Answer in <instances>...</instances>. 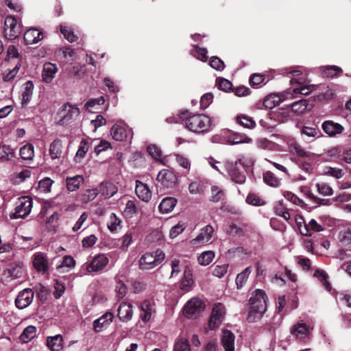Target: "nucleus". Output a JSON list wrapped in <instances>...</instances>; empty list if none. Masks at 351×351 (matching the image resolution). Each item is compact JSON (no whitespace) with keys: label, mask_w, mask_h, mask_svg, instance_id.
Returning a JSON list of instances; mask_svg holds the SVG:
<instances>
[{"label":"nucleus","mask_w":351,"mask_h":351,"mask_svg":"<svg viewBox=\"0 0 351 351\" xmlns=\"http://www.w3.org/2000/svg\"><path fill=\"white\" fill-rule=\"evenodd\" d=\"M90 144L88 140L83 139L81 141L78 149L75 156L76 162H80L85 157L86 154L89 149Z\"/></svg>","instance_id":"c9c22d12"},{"label":"nucleus","mask_w":351,"mask_h":351,"mask_svg":"<svg viewBox=\"0 0 351 351\" xmlns=\"http://www.w3.org/2000/svg\"><path fill=\"white\" fill-rule=\"evenodd\" d=\"M64 110L66 114L62 117V121L65 123L71 119L73 117H77L80 114V110L78 108L71 104L64 105Z\"/></svg>","instance_id":"58836bf2"},{"label":"nucleus","mask_w":351,"mask_h":351,"mask_svg":"<svg viewBox=\"0 0 351 351\" xmlns=\"http://www.w3.org/2000/svg\"><path fill=\"white\" fill-rule=\"evenodd\" d=\"M186 127L191 132L202 133L206 132L210 126L209 117L197 114L187 117L185 120Z\"/></svg>","instance_id":"7ed1b4c3"},{"label":"nucleus","mask_w":351,"mask_h":351,"mask_svg":"<svg viewBox=\"0 0 351 351\" xmlns=\"http://www.w3.org/2000/svg\"><path fill=\"white\" fill-rule=\"evenodd\" d=\"M140 308L141 311L140 317L144 322L149 321L156 313L154 303L150 300H144L141 304Z\"/></svg>","instance_id":"dca6fc26"},{"label":"nucleus","mask_w":351,"mask_h":351,"mask_svg":"<svg viewBox=\"0 0 351 351\" xmlns=\"http://www.w3.org/2000/svg\"><path fill=\"white\" fill-rule=\"evenodd\" d=\"M60 32L64 35V38L70 43H73L76 40L77 36L66 26L60 25Z\"/></svg>","instance_id":"680f3d73"},{"label":"nucleus","mask_w":351,"mask_h":351,"mask_svg":"<svg viewBox=\"0 0 351 351\" xmlns=\"http://www.w3.org/2000/svg\"><path fill=\"white\" fill-rule=\"evenodd\" d=\"M99 192L105 198L108 199L117 192V188L111 182H104L99 185Z\"/></svg>","instance_id":"bb28decb"},{"label":"nucleus","mask_w":351,"mask_h":351,"mask_svg":"<svg viewBox=\"0 0 351 351\" xmlns=\"http://www.w3.org/2000/svg\"><path fill=\"white\" fill-rule=\"evenodd\" d=\"M316 186L319 193L322 195L328 196L332 195L333 193L332 189L325 182L317 183Z\"/></svg>","instance_id":"864d4df0"},{"label":"nucleus","mask_w":351,"mask_h":351,"mask_svg":"<svg viewBox=\"0 0 351 351\" xmlns=\"http://www.w3.org/2000/svg\"><path fill=\"white\" fill-rule=\"evenodd\" d=\"M295 221L300 233L302 235L307 237L311 236V233L308 230V226H307V224H305L304 219L301 215H296L295 217Z\"/></svg>","instance_id":"a18cd8bd"},{"label":"nucleus","mask_w":351,"mask_h":351,"mask_svg":"<svg viewBox=\"0 0 351 351\" xmlns=\"http://www.w3.org/2000/svg\"><path fill=\"white\" fill-rule=\"evenodd\" d=\"M58 72V67L56 64L51 62H47L43 65L42 77L45 83H51L54 79L56 74Z\"/></svg>","instance_id":"6ab92c4d"},{"label":"nucleus","mask_w":351,"mask_h":351,"mask_svg":"<svg viewBox=\"0 0 351 351\" xmlns=\"http://www.w3.org/2000/svg\"><path fill=\"white\" fill-rule=\"evenodd\" d=\"M135 192L138 197L143 202H147L151 199V191L147 184L139 180H136Z\"/></svg>","instance_id":"aec40b11"},{"label":"nucleus","mask_w":351,"mask_h":351,"mask_svg":"<svg viewBox=\"0 0 351 351\" xmlns=\"http://www.w3.org/2000/svg\"><path fill=\"white\" fill-rule=\"evenodd\" d=\"M47 346L51 351H60L63 348V339L61 335L47 337Z\"/></svg>","instance_id":"cd10ccee"},{"label":"nucleus","mask_w":351,"mask_h":351,"mask_svg":"<svg viewBox=\"0 0 351 351\" xmlns=\"http://www.w3.org/2000/svg\"><path fill=\"white\" fill-rule=\"evenodd\" d=\"M214 233V228L210 225H207L200 230L199 234L193 239L191 243L193 245H204L210 242Z\"/></svg>","instance_id":"9d476101"},{"label":"nucleus","mask_w":351,"mask_h":351,"mask_svg":"<svg viewBox=\"0 0 351 351\" xmlns=\"http://www.w3.org/2000/svg\"><path fill=\"white\" fill-rule=\"evenodd\" d=\"M228 143L232 145L239 143H250L252 142V139L243 134H234L229 137Z\"/></svg>","instance_id":"49530a36"},{"label":"nucleus","mask_w":351,"mask_h":351,"mask_svg":"<svg viewBox=\"0 0 351 351\" xmlns=\"http://www.w3.org/2000/svg\"><path fill=\"white\" fill-rule=\"evenodd\" d=\"M33 205L32 199L28 196L19 198L16 203L14 212L10 215L11 219L25 218L31 212Z\"/></svg>","instance_id":"39448f33"},{"label":"nucleus","mask_w":351,"mask_h":351,"mask_svg":"<svg viewBox=\"0 0 351 351\" xmlns=\"http://www.w3.org/2000/svg\"><path fill=\"white\" fill-rule=\"evenodd\" d=\"M13 149L8 145L0 147V159H9L10 156H13Z\"/></svg>","instance_id":"338daca9"},{"label":"nucleus","mask_w":351,"mask_h":351,"mask_svg":"<svg viewBox=\"0 0 351 351\" xmlns=\"http://www.w3.org/2000/svg\"><path fill=\"white\" fill-rule=\"evenodd\" d=\"M20 156L23 160H32L34 156V146L31 143H27L20 149Z\"/></svg>","instance_id":"a19ab883"},{"label":"nucleus","mask_w":351,"mask_h":351,"mask_svg":"<svg viewBox=\"0 0 351 351\" xmlns=\"http://www.w3.org/2000/svg\"><path fill=\"white\" fill-rule=\"evenodd\" d=\"M21 32V27L17 23L16 19L12 16H7L4 22L5 36L9 40H14L20 35Z\"/></svg>","instance_id":"423d86ee"},{"label":"nucleus","mask_w":351,"mask_h":351,"mask_svg":"<svg viewBox=\"0 0 351 351\" xmlns=\"http://www.w3.org/2000/svg\"><path fill=\"white\" fill-rule=\"evenodd\" d=\"M213 95L210 93L204 94L200 99V107L202 109H206L213 102Z\"/></svg>","instance_id":"0e129e2a"},{"label":"nucleus","mask_w":351,"mask_h":351,"mask_svg":"<svg viewBox=\"0 0 351 351\" xmlns=\"http://www.w3.org/2000/svg\"><path fill=\"white\" fill-rule=\"evenodd\" d=\"M311 330L310 327L306 324L298 322L291 327V333L294 335L297 339L304 341L309 338Z\"/></svg>","instance_id":"9b49d317"},{"label":"nucleus","mask_w":351,"mask_h":351,"mask_svg":"<svg viewBox=\"0 0 351 351\" xmlns=\"http://www.w3.org/2000/svg\"><path fill=\"white\" fill-rule=\"evenodd\" d=\"M204 308L203 302L199 298H193L184 305V314L189 318H195Z\"/></svg>","instance_id":"6e6552de"},{"label":"nucleus","mask_w":351,"mask_h":351,"mask_svg":"<svg viewBox=\"0 0 351 351\" xmlns=\"http://www.w3.org/2000/svg\"><path fill=\"white\" fill-rule=\"evenodd\" d=\"M82 176H75L73 177H67L66 180V188L69 191H75L79 189L81 184L84 182Z\"/></svg>","instance_id":"473e14b6"},{"label":"nucleus","mask_w":351,"mask_h":351,"mask_svg":"<svg viewBox=\"0 0 351 351\" xmlns=\"http://www.w3.org/2000/svg\"><path fill=\"white\" fill-rule=\"evenodd\" d=\"M36 335V328L34 326H28L26 327L23 333L20 335V339L24 343L29 342Z\"/></svg>","instance_id":"ea45409f"},{"label":"nucleus","mask_w":351,"mask_h":351,"mask_svg":"<svg viewBox=\"0 0 351 351\" xmlns=\"http://www.w3.org/2000/svg\"><path fill=\"white\" fill-rule=\"evenodd\" d=\"M62 143L61 140L55 139L49 146V155L54 160L59 158L62 154Z\"/></svg>","instance_id":"72a5a7b5"},{"label":"nucleus","mask_w":351,"mask_h":351,"mask_svg":"<svg viewBox=\"0 0 351 351\" xmlns=\"http://www.w3.org/2000/svg\"><path fill=\"white\" fill-rule=\"evenodd\" d=\"M237 123L245 128L253 129L256 126V122L252 117L246 115H239L237 117Z\"/></svg>","instance_id":"37998d69"},{"label":"nucleus","mask_w":351,"mask_h":351,"mask_svg":"<svg viewBox=\"0 0 351 351\" xmlns=\"http://www.w3.org/2000/svg\"><path fill=\"white\" fill-rule=\"evenodd\" d=\"M165 258V254L160 250L146 253L139 260L141 269L149 270L158 265Z\"/></svg>","instance_id":"20e7f679"},{"label":"nucleus","mask_w":351,"mask_h":351,"mask_svg":"<svg viewBox=\"0 0 351 351\" xmlns=\"http://www.w3.org/2000/svg\"><path fill=\"white\" fill-rule=\"evenodd\" d=\"M263 180L267 184L273 187L280 185V180L271 171H267L263 174Z\"/></svg>","instance_id":"c03bdc74"},{"label":"nucleus","mask_w":351,"mask_h":351,"mask_svg":"<svg viewBox=\"0 0 351 351\" xmlns=\"http://www.w3.org/2000/svg\"><path fill=\"white\" fill-rule=\"evenodd\" d=\"M185 228V223L180 221L178 224L175 225L171 228L169 231V237L171 239L177 237L180 234H181L184 231Z\"/></svg>","instance_id":"5fc2aeb1"},{"label":"nucleus","mask_w":351,"mask_h":351,"mask_svg":"<svg viewBox=\"0 0 351 351\" xmlns=\"http://www.w3.org/2000/svg\"><path fill=\"white\" fill-rule=\"evenodd\" d=\"M23 273V267L21 263H13L8 265L7 269L4 271V275L12 280L21 277Z\"/></svg>","instance_id":"a211bd4d"},{"label":"nucleus","mask_w":351,"mask_h":351,"mask_svg":"<svg viewBox=\"0 0 351 351\" xmlns=\"http://www.w3.org/2000/svg\"><path fill=\"white\" fill-rule=\"evenodd\" d=\"M212 195L210 200L215 202H217L223 199V192L220 190L217 186H213L211 188Z\"/></svg>","instance_id":"774afa93"},{"label":"nucleus","mask_w":351,"mask_h":351,"mask_svg":"<svg viewBox=\"0 0 351 351\" xmlns=\"http://www.w3.org/2000/svg\"><path fill=\"white\" fill-rule=\"evenodd\" d=\"M34 292L30 289H25L19 293L15 300V304L17 308L23 309L28 306L32 302Z\"/></svg>","instance_id":"f8f14e48"},{"label":"nucleus","mask_w":351,"mask_h":351,"mask_svg":"<svg viewBox=\"0 0 351 351\" xmlns=\"http://www.w3.org/2000/svg\"><path fill=\"white\" fill-rule=\"evenodd\" d=\"M193 282L192 271L190 269L186 267L184 270L183 276L180 281V289L184 292H189L191 290Z\"/></svg>","instance_id":"393cba45"},{"label":"nucleus","mask_w":351,"mask_h":351,"mask_svg":"<svg viewBox=\"0 0 351 351\" xmlns=\"http://www.w3.org/2000/svg\"><path fill=\"white\" fill-rule=\"evenodd\" d=\"M108 258L104 254H99L94 257L87 266L88 272H95L102 270L108 263Z\"/></svg>","instance_id":"ddd939ff"},{"label":"nucleus","mask_w":351,"mask_h":351,"mask_svg":"<svg viewBox=\"0 0 351 351\" xmlns=\"http://www.w3.org/2000/svg\"><path fill=\"white\" fill-rule=\"evenodd\" d=\"M111 135L113 139L118 141H123L125 140L128 136H130V138H132V132L130 130L127 131L124 127L115 124L111 128Z\"/></svg>","instance_id":"5701e85b"},{"label":"nucleus","mask_w":351,"mask_h":351,"mask_svg":"<svg viewBox=\"0 0 351 351\" xmlns=\"http://www.w3.org/2000/svg\"><path fill=\"white\" fill-rule=\"evenodd\" d=\"M177 199L174 197H168L164 198L159 205V210L162 213L171 212L175 207Z\"/></svg>","instance_id":"7c9ffc66"},{"label":"nucleus","mask_w":351,"mask_h":351,"mask_svg":"<svg viewBox=\"0 0 351 351\" xmlns=\"http://www.w3.org/2000/svg\"><path fill=\"white\" fill-rule=\"evenodd\" d=\"M236 165H241L245 168H249L254 165V160L252 157L241 156L237 160Z\"/></svg>","instance_id":"69168bd1"},{"label":"nucleus","mask_w":351,"mask_h":351,"mask_svg":"<svg viewBox=\"0 0 351 351\" xmlns=\"http://www.w3.org/2000/svg\"><path fill=\"white\" fill-rule=\"evenodd\" d=\"M282 98H280L279 95H270L264 100L263 104L267 108L271 109L279 105L283 100H285V93L282 94Z\"/></svg>","instance_id":"4c0bfd02"},{"label":"nucleus","mask_w":351,"mask_h":351,"mask_svg":"<svg viewBox=\"0 0 351 351\" xmlns=\"http://www.w3.org/2000/svg\"><path fill=\"white\" fill-rule=\"evenodd\" d=\"M314 276L317 278L323 284L325 289L330 291L331 289V285L327 280V274L325 271L322 270H317Z\"/></svg>","instance_id":"3c124183"},{"label":"nucleus","mask_w":351,"mask_h":351,"mask_svg":"<svg viewBox=\"0 0 351 351\" xmlns=\"http://www.w3.org/2000/svg\"><path fill=\"white\" fill-rule=\"evenodd\" d=\"M225 313L226 310L223 304L217 303L214 305L208 322V328L210 330H215L220 326L225 316Z\"/></svg>","instance_id":"0eeeda50"},{"label":"nucleus","mask_w":351,"mask_h":351,"mask_svg":"<svg viewBox=\"0 0 351 351\" xmlns=\"http://www.w3.org/2000/svg\"><path fill=\"white\" fill-rule=\"evenodd\" d=\"M121 219H119L114 213H111L107 223L108 228L113 232L117 229V227L121 224Z\"/></svg>","instance_id":"8fccbe9b"},{"label":"nucleus","mask_w":351,"mask_h":351,"mask_svg":"<svg viewBox=\"0 0 351 351\" xmlns=\"http://www.w3.org/2000/svg\"><path fill=\"white\" fill-rule=\"evenodd\" d=\"M176 160L180 166L186 169V173H188L190 170L191 163L189 159L184 157L182 155L176 154L175 155Z\"/></svg>","instance_id":"13d9d810"},{"label":"nucleus","mask_w":351,"mask_h":351,"mask_svg":"<svg viewBox=\"0 0 351 351\" xmlns=\"http://www.w3.org/2000/svg\"><path fill=\"white\" fill-rule=\"evenodd\" d=\"M285 73L292 75V79L290 80L291 85L298 84V86L289 88L285 92V99H293L297 97L298 95H308L314 89L315 85L306 83V76L302 75L300 67L286 69Z\"/></svg>","instance_id":"f257e3e1"},{"label":"nucleus","mask_w":351,"mask_h":351,"mask_svg":"<svg viewBox=\"0 0 351 351\" xmlns=\"http://www.w3.org/2000/svg\"><path fill=\"white\" fill-rule=\"evenodd\" d=\"M311 106L309 104L308 100L300 99L291 104V110L297 114H304L310 110Z\"/></svg>","instance_id":"c85d7f7f"},{"label":"nucleus","mask_w":351,"mask_h":351,"mask_svg":"<svg viewBox=\"0 0 351 351\" xmlns=\"http://www.w3.org/2000/svg\"><path fill=\"white\" fill-rule=\"evenodd\" d=\"M43 32L36 28H31L24 34V40L27 45L37 43L43 39Z\"/></svg>","instance_id":"a878e982"},{"label":"nucleus","mask_w":351,"mask_h":351,"mask_svg":"<svg viewBox=\"0 0 351 351\" xmlns=\"http://www.w3.org/2000/svg\"><path fill=\"white\" fill-rule=\"evenodd\" d=\"M21 64L18 62L12 69L6 70L3 74V79L5 82L13 80L19 72Z\"/></svg>","instance_id":"09e8293b"},{"label":"nucleus","mask_w":351,"mask_h":351,"mask_svg":"<svg viewBox=\"0 0 351 351\" xmlns=\"http://www.w3.org/2000/svg\"><path fill=\"white\" fill-rule=\"evenodd\" d=\"M339 241L344 246L351 247V230H346L339 233Z\"/></svg>","instance_id":"603ef678"},{"label":"nucleus","mask_w":351,"mask_h":351,"mask_svg":"<svg viewBox=\"0 0 351 351\" xmlns=\"http://www.w3.org/2000/svg\"><path fill=\"white\" fill-rule=\"evenodd\" d=\"M114 318V315L110 312H106L99 318L95 319L93 322L94 330L99 332L102 330L104 327L108 326Z\"/></svg>","instance_id":"b1692460"},{"label":"nucleus","mask_w":351,"mask_h":351,"mask_svg":"<svg viewBox=\"0 0 351 351\" xmlns=\"http://www.w3.org/2000/svg\"><path fill=\"white\" fill-rule=\"evenodd\" d=\"M215 256L214 251L208 250L202 252L197 258L198 263L203 266L208 265Z\"/></svg>","instance_id":"79ce46f5"},{"label":"nucleus","mask_w":351,"mask_h":351,"mask_svg":"<svg viewBox=\"0 0 351 351\" xmlns=\"http://www.w3.org/2000/svg\"><path fill=\"white\" fill-rule=\"evenodd\" d=\"M246 202L253 206H263L265 204L264 200L255 194H249L246 197Z\"/></svg>","instance_id":"bf43d9fd"},{"label":"nucleus","mask_w":351,"mask_h":351,"mask_svg":"<svg viewBox=\"0 0 351 351\" xmlns=\"http://www.w3.org/2000/svg\"><path fill=\"white\" fill-rule=\"evenodd\" d=\"M25 90L22 93L21 106L25 107L30 101L34 90V84L32 81H27L25 84Z\"/></svg>","instance_id":"c756f323"},{"label":"nucleus","mask_w":351,"mask_h":351,"mask_svg":"<svg viewBox=\"0 0 351 351\" xmlns=\"http://www.w3.org/2000/svg\"><path fill=\"white\" fill-rule=\"evenodd\" d=\"M322 128L324 132L330 137L341 134L344 130V128L341 124L332 121H324Z\"/></svg>","instance_id":"f3484780"},{"label":"nucleus","mask_w":351,"mask_h":351,"mask_svg":"<svg viewBox=\"0 0 351 351\" xmlns=\"http://www.w3.org/2000/svg\"><path fill=\"white\" fill-rule=\"evenodd\" d=\"M234 339V335L230 330H223L221 341L225 351H235Z\"/></svg>","instance_id":"4be33fe9"},{"label":"nucleus","mask_w":351,"mask_h":351,"mask_svg":"<svg viewBox=\"0 0 351 351\" xmlns=\"http://www.w3.org/2000/svg\"><path fill=\"white\" fill-rule=\"evenodd\" d=\"M128 291V288L124 282L116 278V285H115V292L116 296L118 299L123 298Z\"/></svg>","instance_id":"de8ad7c7"},{"label":"nucleus","mask_w":351,"mask_h":351,"mask_svg":"<svg viewBox=\"0 0 351 351\" xmlns=\"http://www.w3.org/2000/svg\"><path fill=\"white\" fill-rule=\"evenodd\" d=\"M252 271V267H246L241 273L238 274L235 282L238 289H241L247 280V278Z\"/></svg>","instance_id":"e433bc0d"},{"label":"nucleus","mask_w":351,"mask_h":351,"mask_svg":"<svg viewBox=\"0 0 351 351\" xmlns=\"http://www.w3.org/2000/svg\"><path fill=\"white\" fill-rule=\"evenodd\" d=\"M210 65L217 71H222L225 67L223 62L217 56L210 58Z\"/></svg>","instance_id":"e2e57ef3"},{"label":"nucleus","mask_w":351,"mask_h":351,"mask_svg":"<svg viewBox=\"0 0 351 351\" xmlns=\"http://www.w3.org/2000/svg\"><path fill=\"white\" fill-rule=\"evenodd\" d=\"M250 304L249 315L254 318L261 317L267 309L265 291L261 289H256L250 299Z\"/></svg>","instance_id":"f03ea898"},{"label":"nucleus","mask_w":351,"mask_h":351,"mask_svg":"<svg viewBox=\"0 0 351 351\" xmlns=\"http://www.w3.org/2000/svg\"><path fill=\"white\" fill-rule=\"evenodd\" d=\"M228 267V263L216 265L213 270V274L217 278H222L227 273Z\"/></svg>","instance_id":"6e6d98bb"},{"label":"nucleus","mask_w":351,"mask_h":351,"mask_svg":"<svg viewBox=\"0 0 351 351\" xmlns=\"http://www.w3.org/2000/svg\"><path fill=\"white\" fill-rule=\"evenodd\" d=\"M31 172L28 169H23L19 173L16 174L14 178V182L15 184H20L25 181L26 178H29Z\"/></svg>","instance_id":"052dcab7"},{"label":"nucleus","mask_w":351,"mask_h":351,"mask_svg":"<svg viewBox=\"0 0 351 351\" xmlns=\"http://www.w3.org/2000/svg\"><path fill=\"white\" fill-rule=\"evenodd\" d=\"M289 152L298 158H309L311 157L310 153L306 152L300 145L296 143H291L289 145Z\"/></svg>","instance_id":"2f4dec72"},{"label":"nucleus","mask_w":351,"mask_h":351,"mask_svg":"<svg viewBox=\"0 0 351 351\" xmlns=\"http://www.w3.org/2000/svg\"><path fill=\"white\" fill-rule=\"evenodd\" d=\"M225 165L228 175L233 182L240 184L245 182V176L239 171L237 168L238 165H236V162L234 164L232 162H226Z\"/></svg>","instance_id":"4468645a"},{"label":"nucleus","mask_w":351,"mask_h":351,"mask_svg":"<svg viewBox=\"0 0 351 351\" xmlns=\"http://www.w3.org/2000/svg\"><path fill=\"white\" fill-rule=\"evenodd\" d=\"M173 351H191L189 340L182 337L176 338L174 341Z\"/></svg>","instance_id":"f704fd0d"},{"label":"nucleus","mask_w":351,"mask_h":351,"mask_svg":"<svg viewBox=\"0 0 351 351\" xmlns=\"http://www.w3.org/2000/svg\"><path fill=\"white\" fill-rule=\"evenodd\" d=\"M32 264L35 269L43 274L46 273L49 269L48 260L43 253H36L33 256Z\"/></svg>","instance_id":"2eb2a0df"},{"label":"nucleus","mask_w":351,"mask_h":351,"mask_svg":"<svg viewBox=\"0 0 351 351\" xmlns=\"http://www.w3.org/2000/svg\"><path fill=\"white\" fill-rule=\"evenodd\" d=\"M157 180L166 188H173L177 182V177L173 172L167 170H161L157 176Z\"/></svg>","instance_id":"1a4fd4ad"},{"label":"nucleus","mask_w":351,"mask_h":351,"mask_svg":"<svg viewBox=\"0 0 351 351\" xmlns=\"http://www.w3.org/2000/svg\"><path fill=\"white\" fill-rule=\"evenodd\" d=\"M97 189H88L82 195L81 200L84 203L93 201L97 195Z\"/></svg>","instance_id":"4d7b16f0"},{"label":"nucleus","mask_w":351,"mask_h":351,"mask_svg":"<svg viewBox=\"0 0 351 351\" xmlns=\"http://www.w3.org/2000/svg\"><path fill=\"white\" fill-rule=\"evenodd\" d=\"M133 315L132 305L126 302L120 304L118 308V317L122 322L130 320Z\"/></svg>","instance_id":"412c9836"}]
</instances>
